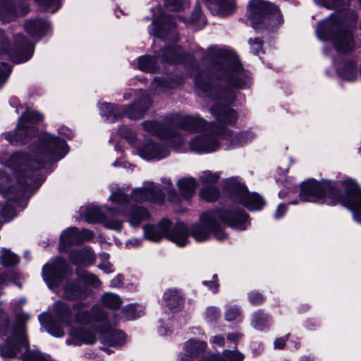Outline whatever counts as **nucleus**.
Masks as SVG:
<instances>
[{
  "label": "nucleus",
  "instance_id": "obj_55",
  "mask_svg": "<svg viewBox=\"0 0 361 361\" xmlns=\"http://www.w3.org/2000/svg\"><path fill=\"white\" fill-rule=\"evenodd\" d=\"M15 208L10 203H6L0 210V215L5 222L10 221L15 216Z\"/></svg>",
  "mask_w": 361,
  "mask_h": 361
},
{
  "label": "nucleus",
  "instance_id": "obj_21",
  "mask_svg": "<svg viewBox=\"0 0 361 361\" xmlns=\"http://www.w3.org/2000/svg\"><path fill=\"white\" fill-rule=\"evenodd\" d=\"M224 191L232 201L241 204L248 190L244 184L231 178L225 183Z\"/></svg>",
  "mask_w": 361,
  "mask_h": 361
},
{
  "label": "nucleus",
  "instance_id": "obj_59",
  "mask_svg": "<svg viewBox=\"0 0 361 361\" xmlns=\"http://www.w3.org/2000/svg\"><path fill=\"white\" fill-rule=\"evenodd\" d=\"M240 314L241 310L238 306H229L227 307L225 312V319L228 322H231L238 319V317H240Z\"/></svg>",
  "mask_w": 361,
  "mask_h": 361
},
{
  "label": "nucleus",
  "instance_id": "obj_29",
  "mask_svg": "<svg viewBox=\"0 0 361 361\" xmlns=\"http://www.w3.org/2000/svg\"><path fill=\"white\" fill-rule=\"evenodd\" d=\"M39 321L42 326L51 335L56 337H62L64 336V331L62 326V322H60L56 317L50 314H40L38 316Z\"/></svg>",
  "mask_w": 361,
  "mask_h": 361
},
{
  "label": "nucleus",
  "instance_id": "obj_50",
  "mask_svg": "<svg viewBox=\"0 0 361 361\" xmlns=\"http://www.w3.org/2000/svg\"><path fill=\"white\" fill-rule=\"evenodd\" d=\"M17 10L11 8L10 0H0V19L8 20L11 16V13H16Z\"/></svg>",
  "mask_w": 361,
  "mask_h": 361
},
{
  "label": "nucleus",
  "instance_id": "obj_56",
  "mask_svg": "<svg viewBox=\"0 0 361 361\" xmlns=\"http://www.w3.org/2000/svg\"><path fill=\"white\" fill-rule=\"evenodd\" d=\"M11 72V67L9 64L0 62V89L5 84Z\"/></svg>",
  "mask_w": 361,
  "mask_h": 361
},
{
  "label": "nucleus",
  "instance_id": "obj_48",
  "mask_svg": "<svg viewBox=\"0 0 361 361\" xmlns=\"http://www.w3.org/2000/svg\"><path fill=\"white\" fill-rule=\"evenodd\" d=\"M106 336L109 337L107 343L111 346L121 345L126 338V334L123 331H111L107 332Z\"/></svg>",
  "mask_w": 361,
  "mask_h": 361
},
{
  "label": "nucleus",
  "instance_id": "obj_51",
  "mask_svg": "<svg viewBox=\"0 0 361 361\" xmlns=\"http://www.w3.org/2000/svg\"><path fill=\"white\" fill-rule=\"evenodd\" d=\"M46 12H56L61 7V0H35Z\"/></svg>",
  "mask_w": 361,
  "mask_h": 361
},
{
  "label": "nucleus",
  "instance_id": "obj_41",
  "mask_svg": "<svg viewBox=\"0 0 361 361\" xmlns=\"http://www.w3.org/2000/svg\"><path fill=\"white\" fill-rule=\"evenodd\" d=\"M206 348V343L202 341L189 340L185 343V349L191 357H196L203 353Z\"/></svg>",
  "mask_w": 361,
  "mask_h": 361
},
{
  "label": "nucleus",
  "instance_id": "obj_16",
  "mask_svg": "<svg viewBox=\"0 0 361 361\" xmlns=\"http://www.w3.org/2000/svg\"><path fill=\"white\" fill-rule=\"evenodd\" d=\"M83 216L87 222L90 224L102 222L106 228L121 231L123 228V224L121 220L117 218L110 217L108 214H104L97 207H87L83 212Z\"/></svg>",
  "mask_w": 361,
  "mask_h": 361
},
{
  "label": "nucleus",
  "instance_id": "obj_53",
  "mask_svg": "<svg viewBox=\"0 0 361 361\" xmlns=\"http://www.w3.org/2000/svg\"><path fill=\"white\" fill-rule=\"evenodd\" d=\"M226 361H243L245 356L238 350H224L221 356Z\"/></svg>",
  "mask_w": 361,
  "mask_h": 361
},
{
  "label": "nucleus",
  "instance_id": "obj_4",
  "mask_svg": "<svg viewBox=\"0 0 361 361\" xmlns=\"http://www.w3.org/2000/svg\"><path fill=\"white\" fill-rule=\"evenodd\" d=\"M248 218L242 209L219 208L208 211L201 215L200 223L193 225L190 230L188 228V236L190 234L196 241L202 242L213 233L216 239L223 240L227 235L218 220L229 227L243 231L247 228Z\"/></svg>",
  "mask_w": 361,
  "mask_h": 361
},
{
  "label": "nucleus",
  "instance_id": "obj_54",
  "mask_svg": "<svg viewBox=\"0 0 361 361\" xmlns=\"http://www.w3.org/2000/svg\"><path fill=\"white\" fill-rule=\"evenodd\" d=\"M77 235L78 238L79 245L85 242L90 241L94 236V232L87 228H82L79 230L77 228Z\"/></svg>",
  "mask_w": 361,
  "mask_h": 361
},
{
  "label": "nucleus",
  "instance_id": "obj_46",
  "mask_svg": "<svg viewBox=\"0 0 361 361\" xmlns=\"http://www.w3.org/2000/svg\"><path fill=\"white\" fill-rule=\"evenodd\" d=\"M20 259L18 255L9 250H4L1 256V263L4 267H11L17 265Z\"/></svg>",
  "mask_w": 361,
  "mask_h": 361
},
{
  "label": "nucleus",
  "instance_id": "obj_33",
  "mask_svg": "<svg viewBox=\"0 0 361 361\" xmlns=\"http://www.w3.org/2000/svg\"><path fill=\"white\" fill-rule=\"evenodd\" d=\"M69 259L74 265L90 266L94 262V256L85 250H73L69 254Z\"/></svg>",
  "mask_w": 361,
  "mask_h": 361
},
{
  "label": "nucleus",
  "instance_id": "obj_57",
  "mask_svg": "<svg viewBox=\"0 0 361 361\" xmlns=\"http://www.w3.org/2000/svg\"><path fill=\"white\" fill-rule=\"evenodd\" d=\"M118 131L121 136L128 140V142L130 143L135 142L136 135L130 127L127 126H122L119 128Z\"/></svg>",
  "mask_w": 361,
  "mask_h": 361
},
{
  "label": "nucleus",
  "instance_id": "obj_26",
  "mask_svg": "<svg viewBox=\"0 0 361 361\" xmlns=\"http://www.w3.org/2000/svg\"><path fill=\"white\" fill-rule=\"evenodd\" d=\"M216 133L220 138L227 140L230 145L233 147H237L243 145L247 141V134L246 133H238L233 134V131L227 128L225 126H219L216 127Z\"/></svg>",
  "mask_w": 361,
  "mask_h": 361
},
{
  "label": "nucleus",
  "instance_id": "obj_15",
  "mask_svg": "<svg viewBox=\"0 0 361 361\" xmlns=\"http://www.w3.org/2000/svg\"><path fill=\"white\" fill-rule=\"evenodd\" d=\"M131 198L134 202L139 203L152 202L162 204L164 202L165 195L159 185L150 183L142 188L134 189L131 193Z\"/></svg>",
  "mask_w": 361,
  "mask_h": 361
},
{
  "label": "nucleus",
  "instance_id": "obj_10",
  "mask_svg": "<svg viewBox=\"0 0 361 361\" xmlns=\"http://www.w3.org/2000/svg\"><path fill=\"white\" fill-rule=\"evenodd\" d=\"M44 133L39 134L38 128L32 125H25L18 121L16 128L13 130L2 134L5 140L14 146H23L27 144L37 142L38 137Z\"/></svg>",
  "mask_w": 361,
  "mask_h": 361
},
{
  "label": "nucleus",
  "instance_id": "obj_64",
  "mask_svg": "<svg viewBox=\"0 0 361 361\" xmlns=\"http://www.w3.org/2000/svg\"><path fill=\"white\" fill-rule=\"evenodd\" d=\"M9 50V40L6 37L5 32L0 29V55L8 52Z\"/></svg>",
  "mask_w": 361,
  "mask_h": 361
},
{
  "label": "nucleus",
  "instance_id": "obj_36",
  "mask_svg": "<svg viewBox=\"0 0 361 361\" xmlns=\"http://www.w3.org/2000/svg\"><path fill=\"white\" fill-rule=\"evenodd\" d=\"M241 204L251 211L259 210L265 204V200L259 194L247 191Z\"/></svg>",
  "mask_w": 361,
  "mask_h": 361
},
{
  "label": "nucleus",
  "instance_id": "obj_9",
  "mask_svg": "<svg viewBox=\"0 0 361 361\" xmlns=\"http://www.w3.org/2000/svg\"><path fill=\"white\" fill-rule=\"evenodd\" d=\"M110 199L112 202L118 204L122 208L109 209L108 214L114 215L115 213L119 212L132 226H137L150 217L149 212L144 207L130 206V200L128 195L121 190L114 192Z\"/></svg>",
  "mask_w": 361,
  "mask_h": 361
},
{
  "label": "nucleus",
  "instance_id": "obj_14",
  "mask_svg": "<svg viewBox=\"0 0 361 361\" xmlns=\"http://www.w3.org/2000/svg\"><path fill=\"white\" fill-rule=\"evenodd\" d=\"M69 271V265L66 260L58 259L53 264H45L43 267L42 276L49 286H59Z\"/></svg>",
  "mask_w": 361,
  "mask_h": 361
},
{
  "label": "nucleus",
  "instance_id": "obj_5",
  "mask_svg": "<svg viewBox=\"0 0 361 361\" xmlns=\"http://www.w3.org/2000/svg\"><path fill=\"white\" fill-rule=\"evenodd\" d=\"M30 316L21 312L16 314V322L12 334L4 343L0 344V355L4 358H18L23 361H48L44 355L38 350H30L26 334V322Z\"/></svg>",
  "mask_w": 361,
  "mask_h": 361
},
{
  "label": "nucleus",
  "instance_id": "obj_17",
  "mask_svg": "<svg viewBox=\"0 0 361 361\" xmlns=\"http://www.w3.org/2000/svg\"><path fill=\"white\" fill-rule=\"evenodd\" d=\"M33 54V45L23 35L14 36V44L11 51L13 62L19 63L28 61Z\"/></svg>",
  "mask_w": 361,
  "mask_h": 361
},
{
  "label": "nucleus",
  "instance_id": "obj_35",
  "mask_svg": "<svg viewBox=\"0 0 361 361\" xmlns=\"http://www.w3.org/2000/svg\"><path fill=\"white\" fill-rule=\"evenodd\" d=\"M73 245H79L77 228L75 226L69 227L64 231L61 234L59 242L60 249L65 251Z\"/></svg>",
  "mask_w": 361,
  "mask_h": 361
},
{
  "label": "nucleus",
  "instance_id": "obj_11",
  "mask_svg": "<svg viewBox=\"0 0 361 361\" xmlns=\"http://www.w3.org/2000/svg\"><path fill=\"white\" fill-rule=\"evenodd\" d=\"M142 126L146 131L169 142L172 147H179L184 141L182 134L170 125L154 121H145L142 123Z\"/></svg>",
  "mask_w": 361,
  "mask_h": 361
},
{
  "label": "nucleus",
  "instance_id": "obj_43",
  "mask_svg": "<svg viewBox=\"0 0 361 361\" xmlns=\"http://www.w3.org/2000/svg\"><path fill=\"white\" fill-rule=\"evenodd\" d=\"M75 274L80 277L81 280L90 286H92L94 288H99L102 285V282L97 278V276L94 274L88 272L87 271L76 269Z\"/></svg>",
  "mask_w": 361,
  "mask_h": 361
},
{
  "label": "nucleus",
  "instance_id": "obj_34",
  "mask_svg": "<svg viewBox=\"0 0 361 361\" xmlns=\"http://www.w3.org/2000/svg\"><path fill=\"white\" fill-rule=\"evenodd\" d=\"M153 82L163 90H167L180 85L183 83V79L176 74H169L165 76L155 77Z\"/></svg>",
  "mask_w": 361,
  "mask_h": 361
},
{
  "label": "nucleus",
  "instance_id": "obj_13",
  "mask_svg": "<svg viewBox=\"0 0 361 361\" xmlns=\"http://www.w3.org/2000/svg\"><path fill=\"white\" fill-rule=\"evenodd\" d=\"M219 139L216 127H213L210 133L194 137L190 142V147L192 151L199 154L214 152L220 147Z\"/></svg>",
  "mask_w": 361,
  "mask_h": 361
},
{
  "label": "nucleus",
  "instance_id": "obj_37",
  "mask_svg": "<svg viewBox=\"0 0 361 361\" xmlns=\"http://www.w3.org/2000/svg\"><path fill=\"white\" fill-rule=\"evenodd\" d=\"M337 73L343 79L353 81L357 75V63L353 61H347L341 68H337Z\"/></svg>",
  "mask_w": 361,
  "mask_h": 361
},
{
  "label": "nucleus",
  "instance_id": "obj_1",
  "mask_svg": "<svg viewBox=\"0 0 361 361\" xmlns=\"http://www.w3.org/2000/svg\"><path fill=\"white\" fill-rule=\"evenodd\" d=\"M195 84L216 102L211 107V112L219 123L214 127L236 123L238 114L228 105L235 99L234 89L248 87L250 78L235 53L225 49L215 51L209 68L196 74Z\"/></svg>",
  "mask_w": 361,
  "mask_h": 361
},
{
  "label": "nucleus",
  "instance_id": "obj_42",
  "mask_svg": "<svg viewBox=\"0 0 361 361\" xmlns=\"http://www.w3.org/2000/svg\"><path fill=\"white\" fill-rule=\"evenodd\" d=\"M43 116L42 114L37 111H25L19 117L18 121L25 125H32L35 126V124L42 121Z\"/></svg>",
  "mask_w": 361,
  "mask_h": 361
},
{
  "label": "nucleus",
  "instance_id": "obj_52",
  "mask_svg": "<svg viewBox=\"0 0 361 361\" xmlns=\"http://www.w3.org/2000/svg\"><path fill=\"white\" fill-rule=\"evenodd\" d=\"M92 319L95 322H104L108 319L107 312L100 306L94 305L91 308Z\"/></svg>",
  "mask_w": 361,
  "mask_h": 361
},
{
  "label": "nucleus",
  "instance_id": "obj_25",
  "mask_svg": "<svg viewBox=\"0 0 361 361\" xmlns=\"http://www.w3.org/2000/svg\"><path fill=\"white\" fill-rule=\"evenodd\" d=\"M24 28L32 37L42 38L50 29V24L42 18H33L27 20L24 24Z\"/></svg>",
  "mask_w": 361,
  "mask_h": 361
},
{
  "label": "nucleus",
  "instance_id": "obj_18",
  "mask_svg": "<svg viewBox=\"0 0 361 361\" xmlns=\"http://www.w3.org/2000/svg\"><path fill=\"white\" fill-rule=\"evenodd\" d=\"M177 185L180 195L178 194L175 189L170 190L168 195L169 200L173 202H179L180 195L185 200L190 199L195 194L197 183L193 178H183L178 180Z\"/></svg>",
  "mask_w": 361,
  "mask_h": 361
},
{
  "label": "nucleus",
  "instance_id": "obj_32",
  "mask_svg": "<svg viewBox=\"0 0 361 361\" xmlns=\"http://www.w3.org/2000/svg\"><path fill=\"white\" fill-rule=\"evenodd\" d=\"M54 317L66 325L72 322V311L71 307L61 301H56L54 305Z\"/></svg>",
  "mask_w": 361,
  "mask_h": 361
},
{
  "label": "nucleus",
  "instance_id": "obj_22",
  "mask_svg": "<svg viewBox=\"0 0 361 361\" xmlns=\"http://www.w3.org/2000/svg\"><path fill=\"white\" fill-rule=\"evenodd\" d=\"M169 153L167 147L154 142H149L139 149L140 155L147 160H159L168 157Z\"/></svg>",
  "mask_w": 361,
  "mask_h": 361
},
{
  "label": "nucleus",
  "instance_id": "obj_8",
  "mask_svg": "<svg viewBox=\"0 0 361 361\" xmlns=\"http://www.w3.org/2000/svg\"><path fill=\"white\" fill-rule=\"evenodd\" d=\"M143 231L146 238L151 241L159 242L165 238L180 247L187 244L188 231L183 223H177L172 227L171 220L162 219L157 224L145 225Z\"/></svg>",
  "mask_w": 361,
  "mask_h": 361
},
{
  "label": "nucleus",
  "instance_id": "obj_12",
  "mask_svg": "<svg viewBox=\"0 0 361 361\" xmlns=\"http://www.w3.org/2000/svg\"><path fill=\"white\" fill-rule=\"evenodd\" d=\"M10 178L8 175L0 169V192L8 201L18 202L24 198L30 190L29 184L23 183L20 178L15 185L8 186Z\"/></svg>",
  "mask_w": 361,
  "mask_h": 361
},
{
  "label": "nucleus",
  "instance_id": "obj_19",
  "mask_svg": "<svg viewBox=\"0 0 361 361\" xmlns=\"http://www.w3.org/2000/svg\"><path fill=\"white\" fill-rule=\"evenodd\" d=\"M157 37L163 39H176L175 18L172 15L161 14L156 26Z\"/></svg>",
  "mask_w": 361,
  "mask_h": 361
},
{
  "label": "nucleus",
  "instance_id": "obj_58",
  "mask_svg": "<svg viewBox=\"0 0 361 361\" xmlns=\"http://www.w3.org/2000/svg\"><path fill=\"white\" fill-rule=\"evenodd\" d=\"M249 44L250 45L251 51L255 54L258 55L261 52L264 53L262 51V46L264 44V41L260 38L255 37L254 39L250 38L248 41Z\"/></svg>",
  "mask_w": 361,
  "mask_h": 361
},
{
  "label": "nucleus",
  "instance_id": "obj_23",
  "mask_svg": "<svg viewBox=\"0 0 361 361\" xmlns=\"http://www.w3.org/2000/svg\"><path fill=\"white\" fill-rule=\"evenodd\" d=\"M157 57L161 59L162 63L177 64L183 61L185 53L181 47L173 45L161 49L157 54Z\"/></svg>",
  "mask_w": 361,
  "mask_h": 361
},
{
  "label": "nucleus",
  "instance_id": "obj_40",
  "mask_svg": "<svg viewBox=\"0 0 361 361\" xmlns=\"http://www.w3.org/2000/svg\"><path fill=\"white\" fill-rule=\"evenodd\" d=\"M269 316L262 310L253 313L252 324L257 330H264L268 326Z\"/></svg>",
  "mask_w": 361,
  "mask_h": 361
},
{
  "label": "nucleus",
  "instance_id": "obj_3",
  "mask_svg": "<svg viewBox=\"0 0 361 361\" xmlns=\"http://www.w3.org/2000/svg\"><path fill=\"white\" fill-rule=\"evenodd\" d=\"M299 195L306 202L341 204L351 210L355 221L361 224V188L353 179L339 182L309 179L301 183Z\"/></svg>",
  "mask_w": 361,
  "mask_h": 361
},
{
  "label": "nucleus",
  "instance_id": "obj_62",
  "mask_svg": "<svg viewBox=\"0 0 361 361\" xmlns=\"http://www.w3.org/2000/svg\"><path fill=\"white\" fill-rule=\"evenodd\" d=\"M92 320L91 312L89 311H78L75 314V321L76 323L87 324Z\"/></svg>",
  "mask_w": 361,
  "mask_h": 361
},
{
  "label": "nucleus",
  "instance_id": "obj_7",
  "mask_svg": "<svg viewBox=\"0 0 361 361\" xmlns=\"http://www.w3.org/2000/svg\"><path fill=\"white\" fill-rule=\"evenodd\" d=\"M248 19L256 31L272 30L283 21L279 8L264 0H250L248 4Z\"/></svg>",
  "mask_w": 361,
  "mask_h": 361
},
{
  "label": "nucleus",
  "instance_id": "obj_39",
  "mask_svg": "<svg viewBox=\"0 0 361 361\" xmlns=\"http://www.w3.org/2000/svg\"><path fill=\"white\" fill-rule=\"evenodd\" d=\"M211 4L218 6L219 12L221 16H225L231 15L234 11V2L233 0H205Z\"/></svg>",
  "mask_w": 361,
  "mask_h": 361
},
{
  "label": "nucleus",
  "instance_id": "obj_6",
  "mask_svg": "<svg viewBox=\"0 0 361 361\" xmlns=\"http://www.w3.org/2000/svg\"><path fill=\"white\" fill-rule=\"evenodd\" d=\"M317 35L323 41H331L334 49L339 53L352 52L355 49L353 32L343 27L336 18H329L319 23Z\"/></svg>",
  "mask_w": 361,
  "mask_h": 361
},
{
  "label": "nucleus",
  "instance_id": "obj_30",
  "mask_svg": "<svg viewBox=\"0 0 361 361\" xmlns=\"http://www.w3.org/2000/svg\"><path fill=\"white\" fill-rule=\"evenodd\" d=\"M163 299L166 305L171 310H179L184 304V298L180 290L168 289L164 293Z\"/></svg>",
  "mask_w": 361,
  "mask_h": 361
},
{
  "label": "nucleus",
  "instance_id": "obj_60",
  "mask_svg": "<svg viewBox=\"0 0 361 361\" xmlns=\"http://www.w3.org/2000/svg\"><path fill=\"white\" fill-rule=\"evenodd\" d=\"M137 305L133 304L128 305L123 307L122 310L123 317L127 320H132L139 317L137 314Z\"/></svg>",
  "mask_w": 361,
  "mask_h": 361
},
{
  "label": "nucleus",
  "instance_id": "obj_44",
  "mask_svg": "<svg viewBox=\"0 0 361 361\" xmlns=\"http://www.w3.org/2000/svg\"><path fill=\"white\" fill-rule=\"evenodd\" d=\"M102 301L106 307L112 310L118 309L122 304L121 298L118 295L111 293H104L102 296Z\"/></svg>",
  "mask_w": 361,
  "mask_h": 361
},
{
  "label": "nucleus",
  "instance_id": "obj_47",
  "mask_svg": "<svg viewBox=\"0 0 361 361\" xmlns=\"http://www.w3.org/2000/svg\"><path fill=\"white\" fill-rule=\"evenodd\" d=\"M11 8L19 12L11 13L12 17L23 16L29 11V6L26 0H10Z\"/></svg>",
  "mask_w": 361,
  "mask_h": 361
},
{
  "label": "nucleus",
  "instance_id": "obj_45",
  "mask_svg": "<svg viewBox=\"0 0 361 361\" xmlns=\"http://www.w3.org/2000/svg\"><path fill=\"white\" fill-rule=\"evenodd\" d=\"M200 196L207 202H214L220 196L219 190L215 186H207L200 191Z\"/></svg>",
  "mask_w": 361,
  "mask_h": 361
},
{
  "label": "nucleus",
  "instance_id": "obj_31",
  "mask_svg": "<svg viewBox=\"0 0 361 361\" xmlns=\"http://www.w3.org/2000/svg\"><path fill=\"white\" fill-rule=\"evenodd\" d=\"M101 115L109 122L116 121L124 116L123 106H118L111 103H104L100 108Z\"/></svg>",
  "mask_w": 361,
  "mask_h": 361
},
{
  "label": "nucleus",
  "instance_id": "obj_2",
  "mask_svg": "<svg viewBox=\"0 0 361 361\" xmlns=\"http://www.w3.org/2000/svg\"><path fill=\"white\" fill-rule=\"evenodd\" d=\"M37 142L29 145L28 152L16 151L0 156L1 163L11 169L18 180L31 187L37 183L38 171L47 164L61 159L68 152V145L61 138L45 133L38 137Z\"/></svg>",
  "mask_w": 361,
  "mask_h": 361
},
{
  "label": "nucleus",
  "instance_id": "obj_27",
  "mask_svg": "<svg viewBox=\"0 0 361 361\" xmlns=\"http://www.w3.org/2000/svg\"><path fill=\"white\" fill-rule=\"evenodd\" d=\"M69 335L75 345L94 344L97 341L96 334L85 327H74L70 330Z\"/></svg>",
  "mask_w": 361,
  "mask_h": 361
},
{
  "label": "nucleus",
  "instance_id": "obj_24",
  "mask_svg": "<svg viewBox=\"0 0 361 361\" xmlns=\"http://www.w3.org/2000/svg\"><path fill=\"white\" fill-rule=\"evenodd\" d=\"M63 294L70 301L82 300L88 297L90 290L82 286L78 281H70L65 285Z\"/></svg>",
  "mask_w": 361,
  "mask_h": 361
},
{
  "label": "nucleus",
  "instance_id": "obj_49",
  "mask_svg": "<svg viewBox=\"0 0 361 361\" xmlns=\"http://www.w3.org/2000/svg\"><path fill=\"white\" fill-rule=\"evenodd\" d=\"M16 321L14 324H16ZM13 329L11 328V322L8 314L0 309V336H6L10 331H13Z\"/></svg>",
  "mask_w": 361,
  "mask_h": 361
},
{
  "label": "nucleus",
  "instance_id": "obj_28",
  "mask_svg": "<svg viewBox=\"0 0 361 361\" xmlns=\"http://www.w3.org/2000/svg\"><path fill=\"white\" fill-rule=\"evenodd\" d=\"M178 128L190 133H196L204 130L207 128V122L200 116H184L179 118Z\"/></svg>",
  "mask_w": 361,
  "mask_h": 361
},
{
  "label": "nucleus",
  "instance_id": "obj_61",
  "mask_svg": "<svg viewBox=\"0 0 361 361\" xmlns=\"http://www.w3.org/2000/svg\"><path fill=\"white\" fill-rule=\"evenodd\" d=\"M250 302L254 305H262L265 301V297L257 290H252L248 293Z\"/></svg>",
  "mask_w": 361,
  "mask_h": 361
},
{
  "label": "nucleus",
  "instance_id": "obj_20",
  "mask_svg": "<svg viewBox=\"0 0 361 361\" xmlns=\"http://www.w3.org/2000/svg\"><path fill=\"white\" fill-rule=\"evenodd\" d=\"M151 106V99L147 94H143L128 106H123L124 116L132 120L142 118Z\"/></svg>",
  "mask_w": 361,
  "mask_h": 361
},
{
  "label": "nucleus",
  "instance_id": "obj_38",
  "mask_svg": "<svg viewBox=\"0 0 361 361\" xmlns=\"http://www.w3.org/2000/svg\"><path fill=\"white\" fill-rule=\"evenodd\" d=\"M138 68L146 73H156L157 71L156 58L149 55L139 57Z\"/></svg>",
  "mask_w": 361,
  "mask_h": 361
},
{
  "label": "nucleus",
  "instance_id": "obj_63",
  "mask_svg": "<svg viewBox=\"0 0 361 361\" xmlns=\"http://www.w3.org/2000/svg\"><path fill=\"white\" fill-rule=\"evenodd\" d=\"M191 20L193 23H202L204 25L206 24L204 17L202 16V11L199 4H197L194 8L191 15Z\"/></svg>",
  "mask_w": 361,
  "mask_h": 361
}]
</instances>
